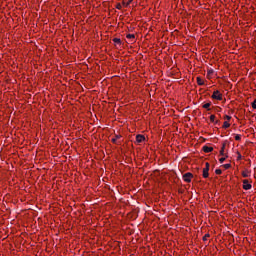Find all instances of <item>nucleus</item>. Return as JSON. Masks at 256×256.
<instances>
[{"mask_svg":"<svg viewBox=\"0 0 256 256\" xmlns=\"http://www.w3.org/2000/svg\"><path fill=\"white\" fill-rule=\"evenodd\" d=\"M214 75H215V70L211 68L207 70V79L209 80L213 79Z\"/></svg>","mask_w":256,"mask_h":256,"instance_id":"obj_5","label":"nucleus"},{"mask_svg":"<svg viewBox=\"0 0 256 256\" xmlns=\"http://www.w3.org/2000/svg\"><path fill=\"white\" fill-rule=\"evenodd\" d=\"M126 39H130L131 43H135V34H127Z\"/></svg>","mask_w":256,"mask_h":256,"instance_id":"obj_10","label":"nucleus"},{"mask_svg":"<svg viewBox=\"0 0 256 256\" xmlns=\"http://www.w3.org/2000/svg\"><path fill=\"white\" fill-rule=\"evenodd\" d=\"M202 109H206V111H211V102L203 104Z\"/></svg>","mask_w":256,"mask_h":256,"instance_id":"obj_9","label":"nucleus"},{"mask_svg":"<svg viewBox=\"0 0 256 256\" xmlns=\"http://www.w3.org/2000/svg\"><path fill=\"white\" fill-rule=\"evenodd\" d=\"M220 155H225V144L222 145L221 149H220Z\"/></svg>","mask_w":256,"mask_h":256,"instance_id":"obj_16","label":"nucleus"},{"mask_svg":"<svg viewBox=\"0 0 256 256\" xmlns=\"http://www.w3.org/2000/svg\"><path fill=\"white\" fill-rule=\"evenodd\" d=\"M221 173H223V171L221 169H216L215 170L216 175H221Z\"/></svg>","mask_w":256,"mask_h":256,"instance_id":"obj_19","label":"nucleus"},{"mask_svg":"<svg viewBox=\"0 0 256 256\" xmlns=\"http://www.w3.org/2000/svg\"><path fill=\"white\" fill-rule=\"evenodd\" d=\"M132 3H133V0H128L127 2H125V0L122 1L123 7H129V5H131Z\"/></svg>","mask_w":256,"mask_h":256,"instance_id":"obj_12","label":"nucleus"},{"mask_svg":"<svg viewBox=\"0 0 256 256\" xmlns=\"http://www.w3.org/2000/svg\"><path fill=\"white\" fill-rule=\"evenodd\" d=\"M202 150L204 151V153H211V152H213V147L203 146Z\"/></svg>","mask_w":256,"mask_h":256,"instance_id":"obj_8","label":"nucleus"},{"mask_svg":"<svg viewBox=\"0 0 256 256\" xmlns=\"http://www.w3.org/2000/svg\"><path fill=\"white\" fill-rule=\"evenodd\" d=\"M225 169H231V164H224Z\"/></svg>","mask_w":256,"mask_h":256,"instance_id":"obj_24","label":"nucleus"},{"mask_svg":"<svg viewBox=\"0 0 256 256\" xmlns=\"http://www.w3.org/2000/svg\"><path fill=\"white\" fill-rule=\"evenodd\" d=\"M234 139L235 141H241V135L237 134Z\"/></svg>","mask_w":256,"mask_h":256,"instance_id":"obj_20","label":"nucleus"},{"mask_svg":"<svg viewBox=\"0 0 256 256\" xmlns=\"http://www.w3.org/2000/svg\"><path fill=\"white\" fill-rule=\"evenodd\" d=\"M210 121H211V123H215V125H217V123H219V120H215V114L210 115Z\"/></svg>","mask_w":256,"mask_h":256,"instance_id":"obj_13","label":"nucleus"},{"mask_svg":"<svg viewBox=\"0 0 256 256\" xmlns=\"http://www.w3.org/2000/svg\"><path fill=\"white\" fill-rule=\"evenodd\" d=\"M224 119H226L227 121H231V116L225 115V116H224Z\"/></svg>","mask_w":256,"mask_h":256,"instance_id":"obj_23","label":"nucleus"},{"mask_svg":"<svg viewBox=\"0 0 256 256\" xmlns=\"http://www.w3.org/2000/svg\"><path fill=\"white\" fill-rule=\"evenodd\" d=\"M196 82L197 85H199L200 87H203V85H205V80H202V78L199 76L196 78Z\"/></svg>","mask_w":256,"mask_h":256,"instance_id":"obj_7","label":"nucleus"},{"mask_svg":"<svg viewBox=\"0 0 256 256\" xmlns=\"http://www.w3.org/2000/svg\"><path fill=\"white\" fill-rule=\"evenodd\" d=\"M225 159H227V156L220 158V159H219V163H225Z\"/></svg>","mask_w":256,"mask_h":256,"instance_id":"obj_21","label":"nucleus"},{"mask_svg":"<svg viewBox=\"0 0 256 256\" xmlns=\"http://www.w3.org/2000/svg\"><path fill=\"white\" fill-rule=\"evenodd\" d=\"M222 127L223 129H229V127H231V123H229V121H225Z\"/></svg>","mask_w":256,"mask_h":256,"instance_id":"obj_14","label":"nucleus"},{"mask_svg":"<svg viewBox=\"0 0 256 256\" xmlns=\"http://www.w3.org/2000/svg\"><path fill=\"white\" fill-rule=\"evenodd\" d=\"M242 183H243L242 188L244 189V191H249L253 187V185L250 184L248 179H244Z\"/></svg>","mask_w":256,"mask_h":256,"instance_id":"obj_3","label":"nucleus"},{"mask_svg":"<svg viewBox=\"0 0 256 256\" xmlns=\"http://www.w3.org/2000/svg\"><path fill=\"white\" fill-rule=\"evenodd\" d=\"M113 43H116V45H121V40L119 38H113Z\"/></svg>","mask_w":256,"mask_h":256,"instance_id":"obj_15","label":"nucleus"},{"mask_svg":"<svg viewBox=\"0 0 256 256\" xmlns=\"http://www.w3.org/2000/svg\"><path fill=\"white\" fill-rule=\"evenodd\" d=\"M144 141H145V135H143V134L136 135V142L137 143H144Z\"/></svg>","mask_w":256,"mask_h":256,"instance_id":"obj_6","label":"nucleus"},{"mask_svg":"<svg viewBox=\"0 0 256 256\" xmlns=\"http://www.w3.org/2000/svg\"><path fill=\"white\" fill-rule=\"evenodd\" d=\"M242 177H249V170L242 171Z\"/></svg>","mask_w":256,"mask_h":256,"instance_id":"obj_17","label":"nucleus"},{"mask_svg":"<svg viewBox=\"0 0 256 256\" xmlns=\"http://www.w3.org/2000/svg\"><path fill=\"white\" fill-rule=\"evenodd\" d=\"M209 237H210L209 234H205V235L203 236V241H207V238H209Z\"/></svg>","mask_w":256,"mask_h":256,"instance_id":"obj_22","label":"nucleus"},{"mask_svg":"<svg viewBox=\"0 0 256 256\" xmlns=\"http://www.w3.org/2000/svg\"><path fill=\"white\" fill-rule=\"evenodd\" d=\"M182 179H183V181H185V183H191V181L193 179V173H191V172L185 173L182 176Z\"/></svg>","mask_w":256,"mask_h":256,"instance_id":"obj_2","label":"nucleus"},{"mask_svg":"<svg viewBox=\"0 0 256 256\" xmlns=\"http://www.w3.org/2000/svg\"><path fill=\"white\" fill-rule=\"evenodd\" d=\"M209 167H210L209 162H206L205 167L203 168V174H202L204 179H207L209 177Z\"/></svg>","mask_w":256,"mask_h":256,"instance_id":"obj_4","label":"nucleus"},{"mask_svg":"<svg viewBox=\"0 0 256 256\" xmlns=\"http://www.w3.org/2000/svg\"><path fill=\"white\" fill-rule=\"evenodd\" d=\"M238 159H241V154H239Z\"/></svg>","mask_w":256,"mask_h":256,"instance_id":"obj_26","label":"nucleus"},{"mask_svg":"<svg viewBox=\"0 0 256 256\" xmlns=\"http://www.w3.org/2000/svg\"><path fill=\"white\" fill-rule=\"evenodd\" d=\"M118 139H121V135H115L114 138L111 139V141L115 145H119V143L117 142Z\"/></svg>","mask_w":256,"mask_h":256,"instance_id":"obj_11","label":"nucleus"},{"mask_svg":"<svg viewBox=\"0 0 256 256\" xmlns=\"http://www.w3.org/2000/svg\"><path fill=\"white\" fill-rule=\"evenodd\" d=\"M252 109H256V100L252 102Z\"/></svg>","mask_w":256,"mask_h":256,"instance_id":"obj_25","label":"nucleus"},{"mask_svg":"<svg viewBox=\"0 0 256 256\" xmlns=\"http://www.w3.org/2000/svg\"><path fill=\"white\" fill-rule=\"evenodd\" d=\"M116 9H118V11H121L123 9V5L121 3H117Z\"/></svg>","mask_w":256,"mask_h":256,"instance_id":"obj_18","label":"nucleus"},{"mask_svg":"<svg viewBox=\"0 0 256 256\" xmlns=\"http://www.w3.org/2000/svg\"><path fill=\"white\" fill-rule=\"evenodd\" d=\"M211 99H214V101H223V93L219 90H215L211 95Z\"/></svg>","mask_w":256,"mask_h":256,"instance_id":"obj_1","label":"nucleus"}]
</instances>
